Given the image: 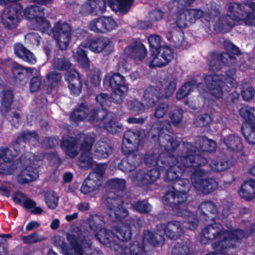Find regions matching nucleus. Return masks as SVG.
Instances as JSON below:
<instances>
[{"label":"nucleus","instance_id":"nucleus-1","mask_svg":"<svg viewBox=\"0 0 255 255\" xmlns=\"http://www.w3.org/2000/svg\"><path fill=\"white\" fill-rule=\"evenodd\" d=\"M191 147L188 143H182L179 145V150H176V147L173 149L170 147V150L163 147L169 152V155L166 158L167 163L165 162V165L162 167V170L168 168L165 180L173 182L174 189H182L183 192H188L191 184L188 179L180 177L183 173L192 172L191 180L195 189L204 194L209 193L216 189L217 183L213 179L204 178L205 172L199 166L204 164L206 160L203 158L202 163L196 162L193 154L188 153Z\"/></svg>","mask_w":255,"mask_h":255},{"label":"nucleus","instance_id":"nucleus-2","mask_svg":"<svg viewBox=\"0 0 255 255\" xmlns=\"http://www.w3.org/2000/svg\"><path fill=\"white\" fill-rule=\"evenodd\" d=\"M130 202V199H123L113 193H109L106 199L109 216L121 224L119 227L114 228L115 236L110 231L103 228L105 223L102 217L98 215L90 216V228L93 231L97 240L106 247L117 250L119 245L116 243V239L124 242L131 239L132 231L130 226L129 224H122L129 215L128 211L123 205H128Z\"/></svg>","mask_w":255,"mask_h":255},{"label":"nucleus","instance_id":"nucleus-3","mask_svg":"<svg viewBox=\"0 0 255 255\" xmlns=\"http://www.w3.org/2000/svg\"><path fill=\"white\" fill-rule=\"evenodd\" d=\"M228 13L219 19L206 15V18L213 24L215 30L227 32L240 21L247 25L255 24V3L248 4L230 3L228 7Z\"/></svg>","mask_w":255,"mask_h":255},{"label":"nucleus","instance_id":"nucleus-4","mask_svg":"<svg viewBox=\"0 0 255 255\" xmlns=\"http://www.w3.org/2000/svg\"><path fill=\"white\" fill-rule=\"evenodd\" d=\"M176 86L174 79H165L159 85L147 88L142 102L136 99L130 100L127 102V107L134 114L145 113L148 109L154 106L158 100L171 96L175 90Z\"/></svg>","mask_w":255,"mask_h":255},{"label":"nucleus","instance_id":"nucleus-5","mask_svg":"<svg viewBox=\"0 0 255 255\" xmlns=\"http://www.w3.org/2000/svg\"><path fill=\"white\" fill-rule=\"evenodd\" d=\"M219 62L215 56H212L208 60L209 71H213L214 73L204 77V81L209 94L216 99L223 98L225 93L228 92L226 86L229 88L236 85V69L231 67L226 70V77H224L217 70L219 68L217 66Z\"/></svg>","mask_w":255,"mask_h":255},{"label":"nucleus","instance_id":"nucleus-6","mask_svg":"<svg viewBox=\"0 0 255 255\" xmlns=\"http://www.w3.org/2000/svg\"><path fill=\"white\" fill-rule=\"evenodd\" d=\"M125 54L130 56L134 62L139 64L147 63L150 68L160 67L169 63L173 58L171 48L165 46L160 50L151 51L150 56L147 59V50L145 46L140 42H135L125 49Z\"/></svg>","mask_w":255,"mask_h":255},{"label":"nucleus","instance_id":"nucleus-7","mask_svg":"<svg viewBox=\"0 0 255 255\" xmlns=\"http://www.w3.org/2000/svg\"><path fill=\"white\" fill-rule=\"evenodd\" d=\"M82 141L80 149L82 154L80 158L81 166L89 168L94 164L93 157L102 159L107 157L112 153V147L110 144L104 141H98L94 146L93 153L91 152L92 146L95 140V134L90 133L85 134L81 133L79 135Z\"/></svg>","mask_w":255,"mask_h":255},{"label":"nucleus","instance_id":"nucleus-8","mask_svg":"<svg viewBox=\"0 0 255 255\" xmlns=\"http://www.w3.org/2000/svg\"><path fill=\"white\" fill-rule=\"evenodd\" d=\"M182 189L167 192L163 197V204L172 208L175 214L184 218L185 227L190 230H194L198 226V219L189 210L185 202L186 193Z\"/></svg>","mask_w":255,"mask_h":255},{"label":"nucleus","instance_id":"nucleus-9","mask_svg":"<svg viewBox=\"0 0 255 255\" xmlns=\"http://www.w3.org/2000/svg\"><path fill=\"white\" fill-rule=\"evenodd\" d=\"M165 151L168 155L165 156V153L148 154L145 157V163L147 166L152 167L153 168L145 174L142 171L134 172L130 179L133 183L136 185H145L155 181L159 177L160 171L164 167L166 158L169 155V152Z\"/></svg>","mask_w":255,"mask_h":255},{"label":"nucleus","instance_id":"nucleus-10","mask_svg":"<svg viewBox=\"0 0 255 255\" xmlns=\"http://www.w3.org/2000/svg\"><path fill=\"white\" fill-rule=\"evenodd\" d=\"M38 136L35 132L25 131L18 136L11 145L8 147L0 148V173L13 174L15 172V164L8 168L6 163L12 161L19 153L21 141L33 143L37 141Z\"/></svg>","mask_w":255,"mask_h":255},{"label":"nucleus","instance_id":"nucleus-11","mask_svg":"<svg viewBox=\"0 0 255 255\" xmlns=\"http://www.w3.org/2000/svg\"><path fill=\"white\" fill-rule=\"evenodd\" d=\"M182 110L179 108L175 109L169 112L168 114L169 120L165 128L163 127L158 128L157 126L158 124L153 125L151 129L150 133L152 134V138L154 139L156 135L153 134V132L157 130L158 133L157 140L161 148L164 147L166 150L167 149L170 150V147L173 149L180 145L178 140L174 139L167 133L169 132L171 125L178 126L182 121Z\"/></svg>","mask_w":255,"mask_h":255},{"label":"nucleus","instance_id":"nucleus-12","mask_svg":"<svg viewBox=\"0 0 255 255\" xmlns=\"http://www.w3.org/2000/svg\"><path fill=\"white\" fill-rule=\"evenodd\" d=\"M84 47H88L95 53L108 55L113 51L114 44L110 39L104 37L92 39L87 43L81 44L74 54V58L82 66L87 69L89 66V60L83 49Z\"/></svg>","mask_w":255,"mask_h":255},{"label":"nucleus","instance_id":"nucleus-13","mask_svg":"<svg viewBox=\"0 0 255 255\" xmlns=\"http://www.w3.org/2000/svg\"><path fill=\"white\" fill-rule=\"evenodd\" d=\"M95 111L92 112L89 118L90 122L95 127L103 128L113 134L122 131L123 126L116 121L115 115L113 113L108 112L105 109H102L97 113V117L95 116Z\"/></svg>","mask_w":255,"mask_h":255},{"label":"nucleus","instance_id":"nucleus-14","mask_svg":"<svg viewBox=\"0 0 255 255\" xmlns=\"http://www.w3.org/2000/svg\"><path fill=\"white\" fill-rule=\"evenodd\" d=\"M35 156L31 152L22 155L17 161V167L20 172L17 176V180L20 183H26L35 180L38 177L36 169L30 165L36 161Z\"/></svg>","mask_w":255,"mask_h":255},{"label":"nucleus","instance_id":"nucleus-15","mask_svg":"<svg viewBox=\"0 0 255 255\" xmlns=\"http://www.w3.org/2000/svg\"><path fill=\"white\" fill-rule=\"evenodd\" d=\"M104 83L113 90V101L117 104L121 103L128 91L124 77L118 73H109L106 75Z\"/></svg>","mask_w":255,"mask_h":255},{"label":"nucleus","instance_id":"nucleus-16","mask_svg":"<svg viewBox=\"0 0 255 255\" xmlns=\"http://www.w3.org/2000/svg\"><path fill=\"white\" fill-rule=\"evenodd\" d=\"M26 18L30 19L32 24V28L42 32L51 31L49 22L44 18V9L37 5L26 7L24 11Z\"/></svg>","mask_w":255,"mask_h":255},{"label":"nucleus","instance_id":"nucleus-17","mask_svg":"<svg viewBox=\"0 0 255 255\" xmlns=\"http://www.w3.org/2000/svg\"><path fill=\"white\" fill-rule=\"evenodd\" d=\"M66 238L72 250L79 255H103L102 252L94 247L92 244L81 236L66 234Z\"/></svg>","mask_w":255,"mask_h":255},{"label":"nucleus","instance_id":"nucleus-18","mask_svg":"<svg viewBox=\"0 0 255 255\" xmlns=\"http://www.w3.org/2000/svg\"><path fill=\"white\" fill-rule=\"evenodd\" d=\"M239 113L245 120L242 130L245 138L249 143H255V109L243 107L240 110Z\"/></svg>","mask_w":255,"mask_h":255},{"label":"nucleus","instance_id":"nucleus-19","mask_svg":"<svg viewBox=\"0 0 255 255\" xmlns=\"http://www.w3.org/2000/svg\"><path fill=\"white\" fill-rule=\"evenodd\" d=\"M106 169V164L97 165L95 171L91 173L83 183L80 189L81 193L88 194L98 190L102 185Z\"/></svg>","mask_w":255,"mask_h":255},{"label":"nucleus","instance_id":"nucleus-20","mask_svg":"<svg viewBox=\"0 0 255 255\" xmlns=\"http://www.w3.org/2000/svg\"><path fill=\"white\" fill-rule=\"evenodd\" d=\"M50 28L51 27L50 26ZM51 31L48 33L47 32L43 33L50 35L53 33V36L61 50H65L69 45L71 38V28L70 25L65 22L58 21L54 25L53 30L51 28Z\"/></svg>","mask_w":255,"mask_h":255},{"label":"nucleus","instance_id":"nucleus-21","mask_svg":"<svg viewBox=\"0 0 255 255\" xmlns=\"http://www.w3.org/2000/svg\"><path fill=\"white\" fill-rule=\"evenodd\" d=\"M183 143H185L184 142ZM188 143L191 145V148L188 150V153L193 154L195 158V161L199 163H202L203 158L207 160L205 158L199 156V153H200V151L212 152L214 151L216 148V143L214 140L208 139L205 137H199L197 139L195 143V146L197 150H193L192 148H194L193 146L189 143ZM207 162V161L202 165H205Z\"/></svg>","mask_w":255,"mask_h":255},{"label":"nucleus","instance_id":"nucleus-22","mask_svg":"<svg viewBox=\"0 0 255 255\" xmlns=\"http://www.w3.org/2000/svg\"><path fill=\"white\" fill-rule=\"evenodd\" d=\"M88 27L94 32L106 33L116 29L118 24L112 16H103L90 21Z\"/></svg>","mask_w":255,"mask_h":255},{"label":"nucleus","instance_id":"nucleus-23","mask_svg":"<svg viewBox=\"0 0 255 255\" xmlns=\"http://www.w3.org/2000/svg\"><path fill=\"white\" fill-rule=\"evenodd\" d=\"M79 13L82 15L97 14L106 10L105 0H87L80 5H76Z\"/></svg>","mask_w":255,"mask_h":255},{"label":"nucleus","instance_id":"nucleus-24","mask_svg":"<svg viewBox=\"0 0 255 255\" xmlns=\"http://www.w3.org/2000/svg\"><path fill=\"white\" fill-rule=\"evenodd\" d=\"M140 133L139 130H129L125 133L122 146V150L125 154L132 153L137 149Z\"/></svg>","mask_w":255,"mask_h":255},{"label":"nucleus","instance_id":"nucleus-25","mask_svg":"<svg viewBox=\"0 0 255 255\" xmlns=\"http://www.w3.org/2000/svg\"><path fill=\"white\" fill-rule=\"evenodd\" d=\"M157 231L162 234L163 237L165 235L170 239L176 240L183 233V230L180 223L176 221H172L167 223L159 224L157 225Z\"/></svg>","mask_w":255,"mask_h":255},{"label":"nucleus","instance_id":"nucleus-26","mask_svg":"<svg viewBox=\"0 0 255 255\" xmlns=\"http://www.w3.org/2000/svg\"><path fill=\"white\" fill-rule=\"evenodd\" d=\"M2 99L1 101V105L0 111L2 115L5 116L10 117L12 118L11 124L15 125L18 122L20 118V115L18 113L10 112V108L12 102L13 95L11 91L9 90L4 91L2 92Z\"/></svg>","mask_w":255,"mask_h":255},{"label":"nucleus","instance_id":"nucleus-27","mask_svg":"<svg viewBox=\"0 0 255 255\" xmlns=\"http://www.w3.org/2000/svg\"><path fill=\"white\" fill-rule=\"evenodd\" d=\"M20 6L16 4L15 8L5 9L1 15V22L5 27H14L20 17Z\"/></svg>","mask_w":255,"mask_h":255},{"label":"nucleus","instance_id":"nucleus-28","mask_svg":"<svg viewBox=\"0 0 255 255\" xmlns=\"http://www.w3.org/2000/svg\"><path fill=\"white\" fill-rule=\"evenodd\" d=\"M65 80L71 93L78 96L81 92L82 84L79 74L75 70L67 71L65 75Z\"/></svg>","mask_w":255,"mask_h":255},{"label":"nucleus","instance_id":"nucleus-29","mask_svg":"<svg viewBox=\"0 0 255 255\" xmlns=\"http://www.w3.org/2000/svg\"><path fill=\"white\" fill-rule=\"evenodd\" d=\"M127 154V159H123L118 165V168L125 173L133 171L142 161L141 155L132 154V152Z\"/></svg>","mask_w":255,"mask_h":255},{"label":"nucleus","instance_id":"nucleus-30","mask_svg":"<svg viewBox=\"0 0 255 255\" xmlns=\"http://www.w3.org/2000/svg\"><path fill=\"white\" fill-rule=\"evenodd\" d=\"M99 111V110L98 111L97 110H91L89 114V116H88L89 109L87 107V105L86 104V103H82L80 105L77 107L72 112L70 116V119L72 121L75 122H79L80 121H82L85 120L87 118H88V120L90 121L89 118L91 116V112L95 111V116L97 117V113Z\"/></svg>","mask_w":255,"mask_h":255},{"label":"nucleus","instance_id":"nucleus-31","mask_svg":"<svg viewBox=\"0 0 255 255\" xmlns=\"http://www.w3.org/2000/svg\"><path fill=\"white\" fill-rule=\"evenodd\" d=\"M217 210L216 205L211 201L202 202L199 206L197 214H200L206 220H213L216 217Z\"/></svg>","mask_w":255,"mask_h":255},{"label":"nucleus","instance_id":"nucleus-32","mask_svg":"<svg viewBox=\"0 0 255 255\" xmlns=\"http://www.w3.org/2000/svg\"><path fill=\"white\" fill-rule=\"evenodd\" d=\"M63 149L69 157H75L79 152L77 141L72 137H63L61 142Z\"/></svg>","mask_w":255,"mask_h":255},{"label":"nucleus","instance_id":"nucleus-33","mask_svg":"<svg viewBox=\"0 0 255 255\" xmlns=\"http://www.w3.org/2000/svg\"><path fill=\"white\" fill-rule=\"evenodd\" d=\"M239 193L241 197L246 200H251L255 198V180L246 181L241 186Z\"/></svg>","mask_w":255,"mask_h":255},{"label":"nucleus","instance_id":"nucleus-34","mask_svg":"<svg viewBox=\"0 0 255 255\" xmlns=\"http://www.w3.org/2000/svg\"><path fill=\"white\" fill-rule=\"evenodd\" d=\"M142 240L143 244H150L155 247L162 245L164 242L162 234L158 232L157 229L155 233L149 230L145 231L143 232Z\"/></svg>","mask_w":255,"mask_h":255},{"label":"nucleus","instance_id":"nucleus-35","mask_svg":"<svg viewBox=\"0 0 255 255\" xmlns=\"http://www.w3.org/2000/svg\"><path fill=\"white\" fill-rule=\"evenodd\" d=\"M15 54L23 60L31 64H34L36 58L34 54L27 50L23 45L18 43L14 46Z\"/></svg>","mask_w":255,"mask_h":255},{"label":"nucleus","instance_id":"nucleus-36","mask_svg":"<svg viewBox=\"0 0 255 255\" xmlns=\"http://www.w3.org/2000/svg\"><path fill=\"white\" fill-rule=\"evenodd\" d=\"M223 142L227 148L233 151H239L243 148L240 138L233 134H230L224 137Z\"/></svg>","mask_w":255,"mask_h":255},{"label":"nucleus","instance_id":"nucleus-37","mask_svg":"<svg viewBox=\"0 0 255 255\" xmlns=\"http://www.w3.org/2000/svg\"><path fill=\"white\" fill-rule=\"evenodd\" d=\"M143 247L137 241H134L125 246L122 255H144Z\"/></svg>","mask_w":255,"mask_h":255},{"label":"nucleus","instance_id":"nucleus-38","mask_svg":"<svg viewBox=\"0 0 255 255\" xmlns=\"http://www.w3.org/2000/svg\"><path fill=\"white\" fill-rule=\"evenodd\" d=\"M134 0H108L110 6L115 11L124 12L128 10Z\"/></svg>","mask_w":255,"mask_h":255},{"label":"nucleus","instance_id":"nucleus-39","mask_svg":"<svg viewBox=\"0 0 255 255\" xmlns=\"http://www.w3.org/2000/svg\"><path fill=\"white\" fill-rule=\"evenodd\" d=\"M35 68H25L16 63H13L11 70L14 77L20 79L24 74L32 73L35 70Z\"/></svg>","mask_w":255,"mask_h":255},{"label":"nucleus","instance_id":"nucleus-40","mask_svg":"<svg viewBox=\"0 0 255 255\" xmlns=\"http://www.w3.org/2000/svg\"><path fill=\"white\" fill-rule=\"evenodd\" d=\"M195 85L194 81H189L186 83L181 88H179L176 93V98L177 100H181L187 96L189 93L193 90Z\"/></svg>","mask_w":255,"mask_h":255},{"label":"nucleus","instance_id":"nucleus-41","mask_svg":"<svg viewBox=\"0 0 255 255\" xmlns=\"http://www.w3.org/2000/svg\"><path fill=\"white\" fill-rule=\"evenodd\" d=\"M108 186L116 191H123L126 186V181L124 179L114 178L108 182Z\"/></svg>","mask_w":255,"mask_h":255},{"label":"nucleus","instance_id":"nucleus-42","mask_svg":"<svg viewBox=\"0 0 255 255\" xmlns=\"http://www.w3.org/2000/svg\"><path fill=\"white\" fill-rule=\"evenodd\" d=\"M58 200L59 197L56 193L50 191L46 193L45 202L49 208H56L58 205Z\"/></svg>","mask_w":255,"mask_h":255},{"label":"nucleus","instance_id":"nucleus-43","mask_svg":"<svg viewBox=\"0 0 255 255\" xmlns=\"http://www.w3.org/2000/svg\"><path fill=\"white\" fill-rule=\"evenodd\" d=\"M71 66L69 60L64 57L55 58L53 63V68L58 70H66Z\"/></svg>","mask_w":255,"mask_h":255},{"label":"nucleus","instance_id":"nucleus-44","mask_svg":"<svg viewBox=\"0 0 255 255\" xmlns=\"http://www.w3.org/2000/svg\"><path fill=\"white\" fill-rule=\"evenodd\" d=\"M231 164L226 159L214 160L210 164L211 169L215 171H222L229 168Z\"/></svg>","mask_w":255,"mask_h":255},{"label":"nucleus","instance_id":"nucleus-45","mask_svg":"<svg viewBox=\"0 0 255 255\" xmlns=\"http://www.w3.org/2000/svg\"><path fill=\"white\" fill-rule=\"evenodd\" d=\"M186 9H183L182 11H178L175 15L177 26L180 28H184L187 25V21H188V17L187 14Z\"/></svg>","mask_w":255,"mask_h":255},{"label":"nucleus","instance_id":"nucleus-46","mask_svg":"<svg viewBox=\"0 0 255 255\" xmlns=\"http://www.w3.org/2000/svg\"><path fill=\"white\" fill-rule=\"evenodd\" d=\"M61 75L56 72H51L48 73L44 80V83L48 86H55L61 80Z\"/></svg>","mask_w":255,"mask_h":255},{"label":"nucleus","instance_id":"nucleus-47","mask_svg":"<svg viewBox=\"0 0 255 255\" xmlns=\"http://www.w3.org/2000/svg\"><path fill=\"white\" fill-rule=\"evenodd\" d=\"M131 207L133 210L141 213H148L151 210V206L145 201H134L132 203Z\"/></svg>","mask_w":255,"mask_h":255},{"label":"nucleus","instance_id":"nucleus-48","mask_svg":"<svg viewBox=\"0 0 255 255\" xmlns=\"http://www.w3.org/2000/svg\"><path fill=\"white\" fill-rule=\"evenodd\" d=\"M148 41L151 48V51L160 50V48L163 47L161 46V38L157 35H151L148 37Z\"/></svg>","mask_w":255,"mask_h":255},{"label":"nucleus","instance_id":"nucleus-49","mask_svg":"<svg viewBox=\"0 0 255 255\" xmlns=\"http://www.w3.org/2000/svg\"><path fill=\"white\" fill-rule=\"evenodd\" d=\"M21 239L25 244H32L41 242L44 240V238L40 236L37 232H35L26 236H22Z\"/></svg>","mask_w":255,"mask_h":255},{"label":"nucleus","instance_id":"nucleus-50","mask_svg":"<svg viewBox=\"0 0 255 255\" xmlns=\"http://www.w3.org/2000/svg\"><path fill=\"white\" fill-rule=\"evenodd\" d=\"M169 110V105L166 103L159 104L155 109L154 115L155 118L160 119L166 115Z\"/></svg>","mask_w":255,"mask_h":255},{"label":"nucleus","instance_id":"nucleus-51","mask_svg":"<svg viewBox=\"0 0 255 255\" xmlns=\"http://www.w3.org/2000/svg\"><path fill=\"white\" fill-rule=\"evenodd\" d=\"M171 255H189V249L187 246L176 244L172 249Z\"/></svg>","mask_w":255,"mask_h":255},{"label":"nucleus","instance_id":"nucleus-52","mask_svg":"<svg viewBox=\"0 0 255 255\" xmlns=\"http://www.w3.org/2000/svg\"><path fill=\"white\" fill-rule=\"evenodd\" d=\"M188 17V22L194 23L196 19L200 18L203 15V12L200 9H186Z\"/></svg>","mask_w":255,"mask_h":255},{"label":"nucleus","instance_id":"nucleus-53","mask_svg":"<svg viewBox=\"0 0 255 255\" xmlns=\"http://www.w3.org/2000/svg\"><path fill=\"white\" fill-rule=\"evenodd\" d=\"M25 41L32 46H38L40 43V37L36 33H30L25 36Z\"/></svg>","mask_w":255,"mask_h":255},{"label":"nucleus","instance_id":"nucleus-54","mask_svg":"<svg viewBox=\"0 0 255 255\" xmlns=\"http://www.w3.org/2000/svg\"><path fill=\"white\" fill-rule=\"evenodd\" d=\"M220 60L223 63L228 65H232L235 63V56L231 55L228 52H223L220 54Z\"/></svg>","mask_w":255,"mask_h":255},{"label":"nucleus","instance_id":"nucleus-55","mask_svg":"<svg viewBox=\"0 0 255 255\" xmlns=\"http://www.w3.org/2000/svg\"><path fill=\"white\" fill-rule=\"evenodd\" d=\"M41 84V79L39 76H36L32 78L30 82L29 88L32 92L37 91Z\"/></svg>","mask_w":255,"mask_h":255},{"label":"nucleus","instance_id":"nucleus-56","mask_svg":"<svg viewBox=\"0 0 255 255\" xmlns=\"http://www.w3.org/2000/svg\"><path fill=\"white\" fill-rule=\"evenodd\" d=\"M242 95L245 101L250 100L254 96L255 91L252 87H244L242 92Z\"/></svg>","mask_w":255,"mask_h":255},{"label":"nucleus","instance_id":"nucleus-57","mask_svg":"<svg viewBox=\"0 0 255 255\" xmlns=\"http://www.w3.org/2000/svg\"><path fill=\"white\" fill-rule=\"evenodd\" d=\"M212 121L211 117L208 114L202 115L197 120L196 126L199 127H204L208 125Z\"/></svg>","mask_w":255,"mask_h":255},{"label":"nucleus","instance_id":"nucleus-58","mask_svg":"<svg viewBox=\"0 0 255 255\" xmlns=\"http://www.w3.org/2000/svg\"><path fill=\"white\" fill-rule=\"evenodd\" d=\"M96 101L102 106H109L111 104V100L108 96L106 94H100L96 97Z\"/></svg>","mask_w":255,"mask_h":255},{"label":"nucleus","instance_id":"nucleus-59","mask_svg":"<svg viewBox=\"0 0 255 255\" xmlns=\"http://www.w3.org/2000/svg\"><path fill=\"white\" fill-rule=\"evenodd\" d=\"M91 82L95 86L98 85L101 82L100 71L98 69H94L90 74Z\"/></svg>","mask_w":255,"mask_h":255},{"label":"nucleus","instance_id":"nucleus-60","mask_svg":"<svg viewBox=\"0 0 255 255\" xmlns=\"http://www.w3.org/2000/svg\"><path fill=\"white\" fill-rule=\"evenodd\" d=\"M163 15V13L160 10L155 9L149 13L150 20L153 21L160 20Z\"/></svg>","mask_w":255,"mask_h":255},{"label":"nucleus","instance_id":"nucleus-61","mask_svg":"<svg viewBox=\"0 0 255 255\" xmlns=\"http://www.w3.org/2000/svg\"><path fill=\"white\" fill-rule=\"evenodd\" d=\"M53 241L55 244L59 247L64 253L66 251H65V249L66 248L67 245L64 242V238L60 236H55L53 239Z\"/></svg>","mask_w":255,"mask_h":255},{"label":"nucleus","instance_id":"nucleus-62","mask_svg":"<svg viewBox=\"0 0 255 255\" xmlns=\"http://www.w3.org/2000/svg\"><path fill=\"white\" fill-rule=\"evenodd\" d=\"M224 46L226 50L231 52L233 54L238 55L240 53L238 48L229 41H225L224 42Z\"/></svg>","mask_w":255,"mask_h":255},{"label":"nucleus","instance_id":"nucleus-63","mask_svg":"<svg viewBox=\"0 0 255 255\" xmlns=\"http://www.w3.org/2000/svg\"><path fill=\"white\" fill-rule=\"evenodd\" d=\"M26 197L21 192H17L13 195L12 199L17 204H22Z\"/></svg>","mask_w":255,"mask_h":255},{"label":"nucleus","instance_id":"nucleus-64","mask_svg":"<svg viewBox=\"0 0 255 255\" xmlns=\"http://www.w3.org/2000/svg\"><path fill=\"white\" fill-rule=\"evenodd\" d=\"M36 204L34 201L27 197L22 204L23 207L27 209H30L34 208L36 206Z\"/></svg>","mask_w":255,"mask_h":255}]
</instances>
